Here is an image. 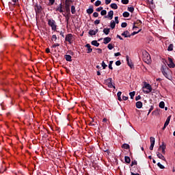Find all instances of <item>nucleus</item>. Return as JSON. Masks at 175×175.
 Returning a JSON list of instances; mask_svg holds the SVG:
<instances>
[{
	"mask_svg": "<svg viewBox=\"0 0 175 175\" xmlns=\"http://www.w3.org/2000/svg\"><path fill=\"white\" fill-rule=\"evenodd\" d=\"M142 88L144 94H150V92L152 91V88L149 83H145L144 86Z\"/></svg>",
	"mask_w": 175,
	"mask_h": 175,
	"instance_id": "1",
	"label": "nucleus"
},
{
	"mask_svg": "<svg viewBox=\"0 0 175 175\" xmlns=\"http://www.w3.org/2000/svg\"><path fill=\"white\" fill-rule=\"evenodd\" d=\"M142 55L144 62L148 63L151 62V56H150V53H148L147 51H144L142 52Z\"/></svg>",
	"mask_w": 175,
	"mask_h": 175,
	"instance_id": "2",
	"label": "nucleus"
},
{
	"mask_svg": "<svg viewBox=\"0 0 175 175\" xmlns=\"http://www.w3.org/2000/svg\"><path fill=\"white\" fill-rule=\"evenodd\" d=\"M48 25L51 27L52 31H57V24L55 21L53 19H49Z\"/></svg>",
	"mask_w": 175,
	"mask_h": 175,
	"instance_id": "3",
	"label": "nucleus"
},
{
	"mask_svg": "<svg viewBox=\"0 0 175 175\" xmlns=\"http://www.w3.org/2000/svg\"><path fill=\"white\" fill-rule=\"evenodd\" d=\"M112 81H113V79L108 78L107 79H105L104 81V83H105L106 85L109 87V88H116V86L113 85Z\"/></svg>",
	"mask_w": 175,
	"mask_h": 175,
	"instance_id": "4",
	"label": "nucleus"
},
{
	"mask_svg": "<svg viewBox=\"0 0 175 175\" xmlns=\"http://www.w3.org/2000/svg\"><path fill=\"white\" fill-rule=\"evenodd\" d=\"M161 70L163 76H165V77H166V79H169V74H167V70H169V68H167L166 66V65L162 66Z\"/></svg>",
	"mask_w": 175,
	"mask_h": 175,
	"instance_id": "5",
	"label": "nucleus"
},
{
	"mask_svg": "<svg viewBox=\"0 0 175 175\" xmlns=\"http://www.w3.org/2000/svg\"><path fill=\"white\" fill-rule=\"evenodd\" d=\"M34 10L36 12V16H38V14H40V13H42V10H43V8L42 7V5H40V4H36Z\"/></svg>",
	"mask_w": 175,
	"mask_h": 175,
	"instance_id": "6",
	"label": "nucleus"
},
{
	"mask_svg": "<svg viewBox=\"0 0 175 175\" xmlns=\"http://www.w3.org/2000/svg\"><path fill=\"white\" fill-rule=\"evenodd\" d=\"M73 39V35L72 33H68L66 36L65 40L68 42L70 44H72Z\"/></svg>",
	"mask_w": 175,
	"mask_h": 175,
	"instance_id": "7",
	"label": "nucleus"
},
{
	"mask_svg": "<svg viewBox=\"0 0 175 175\" xmlns=\"http://www.w3.org/2000/svg\"><path fill=\"white\" fill-rule=\"evenodd\" d=\"M150 150L152 151V150H154V146H155V138L153 137H150Z\"/></svg>",
	"mask_w": 175,
	"mask_h": 175,
	"instance_id": "8",
	"label": "nucleus"
},
{
	"mask_svg": "<svg viewBox=\"0 0 175 175\" xmlns=\"http://www.w3.org/2000/svg\"><path fill=\"white\" fill-rule=\"evenodd\" d=\"M167 66H169V68H174L175 67V64L174 62H173V59L170 57H168V62H166Z\"/></svg>",
	"mask_w": 175,
	"mask_h": 175,
	"instance_id": "9",
	"label": "nucleus"
},
{
	"mask_svg": "<svg viewBox=\"0 0 175 175\" xmlns=\"http://www.w3.org/2000/svg\"><path fill=\"white\" fill-rule=\"evenodd\" d=\"M126 61L127 63V65H129L131 68V69L134 68L133 63H132V61L129 60V56H126Z\"/></svg>",
	"mask_w": 175,
	"mask_h": 175,
	"instance_id": "10",
	"label": "nucleus"
},
{
	"mask_svg": "<svg viewBox=\"0 0 175 175\" xmlns=\"http://www.w3.org/2000/svg\"><path fill=\"white\" fill-rule=\"evenodd\" d=\"M113 16H114V12L113 10H111L108 12L107 16H104L105 18H107V17H109V18L110 20L113 19Z\"/></svg>",
	"mask_w": 175,
	"mask_h": 175,
	"instance_id": "11",
	"label": "nucleus"
},
{
	"mask_svg": "<svg viewBox=\"0 0 175 175\" xmlns=\"http://www.w3.org/2000/svg\"><path fill=\"white\" fill-rule=\"evenodd\" d=\"M121 35L124 38H131V33L128 31H124Z\"/></svg>",
	"mask_w": 175,
	"mask_h": 175,
	"instance_id": "12",
	"label": "nucleus"
},
{
	"mask_svg": "<svg viewBox=\"0 0 175 175\" xmlns=\"http://www.w3.org/2000/svg\"><path fill=\"white\" fill-rule=\"evenodd\" d=\"M88 14H92L94 13V6H90L89 9L86 10Z\"/></svg>",
	"mask_w": 175,
	"mask_h": 175,
	"instance_id": "13",
	"label": "nucleus"
},
{
	"mask_svg": "<svg viewBox=\"0 0 175 175\" xmlns=\"http://www.w3.org/2000/svg\"><path fill=\"white\" fill-rule=\"evenodd\" d=\"M137 109H142L143 107V103L142 101H138L135 103Z\"/></svg>",
	"mask_w": 175,
	"mask_h": 175,
	"instance_id": "14",
	"label": "nucleus"
},
{
	"mask_svg": "<svg viewBox=\"0 0 175 175\" xmlns=\"http://www.w3.org/2000/svg\"><path fill=\"white\" fill-rule=\"evenodd\" d=\"M157 155L159 159H162V161H166V159H165V156H163L162 154H161L159 152H157Z\"/></svg>",
	"mask_w": 175,
	"mask_h": 175,
	"instance_id": "15",
	"label": "nucleus"
},
{
	"mask_svg": "<svg viewBox=\"0 0 175 175\" xmlns=\"http://www.w3.org/2000/svg\"><path fill=\"white\" fill-rule=\"evenodd\" d=\"M63 16L64 17H66V24L68 25V24H69V20L70 18V14H67L66 15L65 14H63Z\"/></svg>",
	"mask_w": 175,
	"mask_h": 175,
	"instance_id": "16",
	"label": "nucleus"
},
{
	"mask_svg": "<svg viewBox=\"0 0 175 175\" xmlns=\"http://www.w3.org/2000/svg\"><path fill=\"white\" fill-rule=\"evenodd\" d=\"M66 12L67 14H70V5L66 3Z\"/></svg>",
	"mask_w": 175,
	"mask_h": 175,
	"instance_id": "17",
	"label": "nucleus"
},
{
	"mask_svg": "<svg viewBox=\"0 0 175 175\" xmlns=\"http://www.w3.org/2000/svg\"><path fill=\"white\" fill-rule=\"evenodd\" d=\"M85 47L88 49V54L92 53V49L91 48V45L90 44H87Z\"/></svg>",
	"mask_w": 175,
	"mask_h": 175,
	"instance_id": "18",
	"label": "nucleus"
},
{
	"mask_svg": "<svg viewBox=\"0 0 175 175\" xmlns=\"http://www.w3.org/2000/svg\"><path fill=\"white\" fill-rule=\"evenodd\" d=\"M64 58L68 62H72V56L70 55H65Z\"/></svg>",
	"mask_w": 175,
	"mask_h": 175,
	"instance_id": "19",
	"label": "nucleus"
},
{
	"mask_svg": "<svg viewBox=\"0 0 175 175\" xmlns=\"http://www.w3.org/2000/svg\"><path fill=\"white\" fill-rule=\"evenodd\" d=\"M111 42V38L110 37H106L104 38V44H107L108 43H110Z\"/></svg>",
	"mask_w": 175,
	"mask_h": 175,
	"instance_id": "20",
	"label": "nucleus"
},
{
	"mask_svg": "<svg viewBox=\"0 0 175 175\" xmlns=\"http://www.w3.org/2000/svg\"><path fill=\"white\" fill-rule=\"evenodd\" d=\"M122 148H124V150H129V148H131V146L128 144H124L122 145Z\"/></svg>",
	"mask_w": 175,
	"mask_h": 175,
	"instance_id": "21",
	"label": "nucleus"
},
{
	"mask_svg": "<svg viewBox=\"0 0 175 175\" xmlns=\"http://www.w3.org/2000/svg\"><path fill=\"white\" fill-rule=\"evenodd\" d=\"M57 12H59L60 13H64V10H62V3L59 4V6L56 9Z\"/></svg>",
	"mask_w": 175,
	"mask_h": 175,
	"instance_id": "22",
	"label": "nucleus"
},
{
	"mask_svg": "<svg viewBox=\"0 0 175 175\" xmlns=\"http://www.w3.org/2000/svg\"><path fill=\"white\" fill-rule=\"evenodd\" d=\"M91 44H92V46H95L96 47H99V42H98L96 40L92 41Z\"/></svg>",
	"mask_w": 175,
	"mask_h": 175,
	"instance_id": "23",
	"label": "nucleus"
},
{
	"mask_svg": "<svg viewBox=\"0 0 175 175\" xmlns=\"http://www.w3.org/2000/svg\"><path fill=\"white\" fill-rule=\"evenodd\" d=\"M170 118H172V116H170L167 117L164 125L167 126L169 125L170 122Z\"/></svg>",
	"mask_w": 175,
	"mask_h": 175,
	"instance_id": "24",
	"label": "nucleus"
},
{
	"mask_svg": "<svg viewBox=\"0 0 175 175\" xmlns=\"http://www.w3.org/2000/svg\"><path fill=\"white\" fill-rule=\"evenodd\" d=\"M124 161L126 163H131V157L128 156L124 157Z\"/></svg>",
	"mask_w": 175,
	"mask_h": 175,
	"instance_id": "25",
	"label": "nucleus"
},
{
	"mask_svg": "<svg viewBox=\"0 0 175 175\" xmlns=\"http://www.w3.org/2000/svg\"><path fill=\"white\" fill-rule=\"evenodd\" d=\"M110 27L112 29H114L116 28V22L114 21H111Z\"/></svg>",
	"mask_w": 175,
	"mask_h": 175,
	"instance_id": "26",
	"label": "nucleus"
},
{
	"mask_svg": "<svg viewBox=\"0 0 175 175\" xmlns=\"http://www.w3.org/2000/svg\"><path fill=\"white\" fill-rule=\"evenodd\" d=\"M110 7L111 8V9H114L115 10H117V9H118V5H117V4H116V3H111V5H110Z\"/></svg>",
	"mask_w": 175,
	"mask_h": 175,
	"instance_id": "27",
	"label": "nucleus"
},
{
	"mask_svg": "<svg viewBox=\"0 0 175 175\" xmlns=\"http://www.w3.org/2000/svg\"><path fill=\"white\" fill-rule=\"evenodd\" d=\"M142 23L140 20H137L135 22H134V25H137V27H140L142 25Z\"/></svg>",
	"mask_w": 175,
	"mask_h": 175,
	"instance_id": "28",
	"label": "nucleus"
},
{
	"mask_svg": "<svg viewBox=\"0 0 175 175\" xmlns=\"http://www.w3.org/2000/svg\"><path fill=\"white\" fill-rule=\"evenodd\" d=\"M49 3L46 4L48 6H53L55 3V0H49Z\"/></svg>",
	"mask_w": 175,
	"mask_h": 175,
	"instance_id": "29",
	"label": "nucleus"
},
{
	"mask_svg": "<svg viewBox=\"0 0 175 175\" xmlns=\"http://www.w3.org/2000/svg\"><path fill=\"white\" fill-rule=\"evenodd\" d=\"M103 32L105 35H109L110 33V29L109 28H104Z\"/></svg>",
	"mask_w": 175,
	"mask_h": 175,
	"instance_id": "30",
	"label": "nucleus"
},
{
	"mask_svg": "<svg viewBox=\"0 0 175 175\" xmlns=\"http://www.w3.org/2000/svg\"><path fill=\"white\" fill-rule=\"evenodd\" d=\"M122 92H118L117 95H118V100L120 101V102H122V98H121V95H122Z\"/></svg>",
	"mask_w": 175,
	"mask_h": 175,
	"instance_id": "31",
	"label": "nucleus"
},
{
	"mask_svg": "<svg viewBox=\"0 0 175 175\" xmlns=\"http://www.w3.org/2000/svg\"><path fill=\"white\" fill-rule=\"evenodd\" d=\"M166 150V145H165L163 142L162 143V145H161L159 148V150Z\"/></svg>",
	"mask_w": 175,
	"mask_h": 175,
	"instance_id": "32",
	"label": "nucleus"
},
{
	"mask_svg": "<svg viewBox=\"0 0 175 175\" xmlns=\"http://www.w3.org/2000/svg\"><path fill=\"white\" fill-rule=\"evenodd\" d=\"M89 35H90V36H94L95 35H96V33H95V30H92L90 29L88 32Z\"/></svg>",
	"mask_w": 175,
	"mask_h": 175,
	"instance_id": "33",
	"label": "nucleus"
},
{
	"mask_svg": "<svg viewBox=\"0 0 175 175\" xmlns=\"http://www.w3.org/2000/svg\"><path fill=\"white\" fill-rule=\"evenodd\" d=\"M71 13L72 14H75L76 13V7H75V5L71 6Z\"/></svg>",
	"mask_w": 175,
	"mask_h": 175,
	"instance_id": "34",
	"label": "nucleus"
},
{
	"mask_svg": "<svg viewBox=\"0 0 175 175\" xmlns=\"http://www.w3.org/2000/svg\"><path fill=\"white\" fill-rule=\"evenodd\" d=\"M159 106L160 109H165V102H163V101L160 102Z\"/></svg>",
	"mask_w": 175,
	"mask_h": 175,
	"instance_id": "35",
	"label": "nucleus"
},
{
	"mask_svg": "<svg viewBox=\"0 0 175 175\" xmlns=\"http://www.w3.org/2000/svg\"><path fill=\"white\" fill-rule=\"evenodd\" d=\"M127 10L130 12V13H133V12H135V8L133 7H128Z\"/></svg>",
	"mask_w": 175,
	"mask_h": 175,
	"instance_id": "36",
	"label": "nucleus"
},
{
	"mask_svg": "<svg viewBox=\"0 0 175 175\" xmlns=\"http://www.w3.org/2000/svg\"><path fill=\"white\" fill-rule=\"evenodd\" d=\"M173 47H174V45L173 44H170L167 48V51H173Z\"/></svg>",
	"mask_w": 175,
	"mask_h": 175,
	"instance_id": "37",
	"label": "nucleus"
},
{
	"mask_svg": "<svg viewBox=\"0 0 175 175\" xmlns=\"http://www.w3.org/2000/svg\"><path fill=\"white\" fill-rule=\"evenodd\" d=\"M122 16H123V17H125V18L129 17L130 14L128 12H123Z\"/></svg>",
	"mask_w": 175,
	"mask_h": 175,
	"instance_id": "38",
	"label": "nucleus"
},
{
	"mask_svg": "<svg viewBox=\"0 0 175 175\" xmlns=\"http://www.w3.org/2000/svg\"><path fill=\"white\" fill-rule=\"evenodd\" d=\"M100 14L101 16H106V14H107V11H106V10H101Z\"/></svg>",
	"mask_w": 175,
	"mask_h": 175,
	"instance_id": "39",
	"label": "nucleus"
},
{
	"mask_svg": "<svg viewBox=\"0 0 175 175\" xmlns=\"http://www.w3.org/2000/svg\"><path fill=\"white\" fill-rule=\"evenodd\" d=\"M121 2L123 5H128L129 3V0H121Z\"/></svg>",
	"mask_w": 175,
	"mask_h": 175,
	"instance_id": "40",
	"label": "nucleus"
},
{
	"mask_svg": "<svg viewBox=\"0 0 175 175\" xmlns=\"http://www.w3.org/2000/svg\"><path fill=\"white\" fill-rule=\"evenodd\" d=\"M135 94H136L135 92H131L129 93V95L131 96V99H133V97L135 96Z\"/></svg>",
	"mask_w": 175,
	"mask_h": 175,
	"instance_id": "41",
	"label": "nucleus"
},
{
	"mask_svg": "<svg viewBox=\"0 0 175 175\" xmlns=\"http://www.w3.org/2000/svg\"><path fill=\"white\" fill-rule=\"evenodd\" d=\"M113 62V61H110L109 64V69H111V70H113V66H112Z\"/></svg>",
	"mask_w": 175,
	"mask_h": 175,
	"instance_id": "42",
	"label": "nucleus"
},
{
	"mask_svg": "<svg viewBox=\"0 0 175 175\" xmlns=\"http://www.w3.org/2000/svg\"><path fill=\"white\" fill-rule=\"evenodd\" d=\"M102 3V1H99V0H97L96 2H95V6H100V5H101Z\"/></svg>",
	"mask_w": 175,
	"mask_h": 175,
	"instance_id": "43",
	"label": "nucleus"
},
{
	"mask_svg": "<svg viewBox=\"0 0 175 175\" xmlns=\"http://www.w3.org/2000/svg\"><path fill=\"white\" fill-rule=\"evenodd\" d=\"M157 166H159V167L160 169H165V166L161 164V163H158Z\"/></svg>",
	"mask_w": 175,
	"mask_h": 175,
	"instance_id": "44",
	"label": "nucleus"
},
{
	"mask_svg": "<svg viewBox=\"0 0 175 175\" xmlns=\"http://www.w3.org/2000/svg\"><path fill=\"white\" fill-rule=\"evenodd\" d=\"M127 25H128V23H122V24H121V27H122V28H126V27H127Z\"/></svg>",
	"mask_w": 175,
	"mask_h": 175,
	"instance_id": "45",
	"label": "nucleus"
},
{
	"mask_svg": "<svg viewBox=\"0 0 175 175\" xmlns=\"http://www.w3.org/2000/svg\"><path fill=\"white\" fill-rule=\"evenodd\" d=\"M142 31V29L139 30L138 31H133L131 36H133V35H137V33H139L140 31Z\"/></svg>",
	"mask_w": 175,
	"mask_h": 175,
	"instance_id": "46",
	"label": "nucleus"
},
{
	"mask_svg": "<svg viewBox=\"0 0 175 175\" xmlns=\"http://www.w3.org/2000/svg\"><path fill=\"white\" fill-rule=\"evenodd\" d=\"M134 165H137V161L136 160L131 162V166H134Z\"/></svg>",
	"mask_w": 175,
	"mask_h": 175,
	"instance_id": "47",
	"label": "nucleus"
},
{
	"mask_svg": "<svg viewBox=\"0 0 175 175\" xmlns=\"http://www.w3.org/2000/svg\"><path fill=\"white\" fill-rule=\"evenodd\" d=\"M101 65H102L103 69H106V68H107V66L106 65L105 62H103Z\"/></svg>",
	"mask_w": 175,
	"mask_h": 175,
	"instance_id": "48",
	"label": "nucleus"
},
{
	"mask_svg": "<svg viewBox=\"0 0 175 175\" xmlns=\"http://www.w3.org/2000/svg\"><path fill=\"white\" fill-rule=\"evenodd\" d=\"M107 47L109 50H113V49L114 48V46H113V44H109Z\"/></svg>",
	"mask_w": 175,
	"mask_h": 175,
	"instance_id": "49",
	"label": "nucleus"
},
{
	"mask_svg": "<svg viewBox=\"0 0 175 175\" xmlns=\"http://www.w3.org/2000/svg\"><path fill=\"white\" fill-rule=\"evenodd\" d=\"M52 40H54V42L57 41V36L56 35L52 36Z\"/></svg>",
	"mask_w": 175,
	"mask_h": 175,
	"instance_id": "50",
	"label": "nucleus"
},
{
	"mask_svg": "<svg viewBox=\"0 0 175 175\" xmlns=\"http://www.w3.org/2000/svg\"><path fill=\"white\" fill-rule=\"evenodd\" d=\"M115 23H116V24L120 23V21H118V16L115 17Z\"/></svg>",
	"mask_w": 175,
	"mask_h": 175,
	"instance_id": "51",
	"label": "nucleus"
},
{
	"mask_svg": "<svg viewBox=\"0 0 175 175\" xmlns=\"http://www.w3.org/2000/svg\"><path fill=\"white\" fill-rule=\"evenodd\" d=\"M120 65H121V61L118 60L116 62V66H120Z\"/></svg>",
	"mask_w": 175,
	"mask_h": 175,
	"instance_id": "52",
	"label": "nucleus"
},
{
	"mask_svg": "<svg viewBox=\"0 0 175 175\" xmlns=\"http://www.w3.org/2000/svg\"><path fill=\"white\" fill-rule=\"evenodd\" d=\"M59 46V44L56 43L52 45L53 49H55V47Z\"/></svg>",
	"mask_w": 175,
	"mask_h": 175,
	"instance_id": "53",
	"label": "nucleus"
},
{
	"mask_svg": "<svg viewBox=\"0 0 175 175\" xmlns=\"http://www.w3.org/2000/svg\"><path fill=\"white\" fill-rule=\"evenodd\" d=\"M98 24H100V20H96L94 21V25H98Z\"/></svg>",
	"mask_w": 175,
	"mask_h": 175,
	"instance_id": "54",
	"label": "nucleus"
},
{
	"mask_svg": "<svg viewBox=\"0 0 175 175\" xmlns=\"http://www.w3.org/2000/svg\"><path fill=\"white\" fill-rule=\"evenodd\" d=\"M96 12H100L101 10H103V7H99L96 9Z\"/></svg>",
	"mask_w": 175,
	"mask_h": 175,
	"instance_id": "55",
	"label": "nucleus"
},
{
	"mask_svg": "<svg viewBox=\"0 0 175 175\" xmlns=\"http://www.w3.org/2000/svg\"><path fill=\"white\" fill-rule=\"evenodd\" d=\"M152 110H154V107L151 106V107L149 109V111L148 113V116L150 115V113H151V111H152Z\"/></svg>",
	"mask_w": 175,
	"mask_h": 175,
	"instance_id": "56",
	"label": "nucleus"
},
{
	"mask_svg": "<svg viewBox=\"0 0 175 175\" xmlns=\"http://www.w3.org/2000/svg\"><path fill=\"white\" fill-rule=\"evenodd\" d=\"M99 14L98 12H94L93 13V17H98Z\"/></svg>",
	"mask_w": 175,
	"mask_h": 175,
	"instance_id": "57",
	"label": "nucleus"
},
{
	"mask_svg": "<svg viewBox=\"0 0 175 175\" xmlns=\"http://www.w3.org/2000/svg\"><path fill=\"white\" fill-rule=\"evenodd\" d=\"M140 99H142V96L140 95L135 97V100H140Z\"/></svg>",
	"mask_w": 175,
	"mask_h": 175,
	"instance_id": "58",
	"label": "nucleus"
},
{
	"mask_svg": "<svg viewBox=\"0 0 175 175\" xmlns=\"http://www.w3.org/2000/svg\"><path fill=\"white\" fill-rule=\"evenodd\" d=\"M89 125H90V126H95V125H96V124L95 123H94V121H92L89 123Z\"/></svg>",
	"mask_w": 175,
	"mask_h": 175,
	"instance_id": "59",
	"label": "nucleus"
},
{
	"mask_svg": "<svg viewBox=\"0 0 175 175\" xmlns=\"http://www.w3.org/2000/svg\"><path fill=\"white\" fill-rule=\"evenodd\" d=\"M122 99H123V100H128V99H129V98L128 96H123Z\"/></svg>",
	"mask_w": 175,
	"mask_h": 175,
	"instance_id": "60",
	"label": "nucleus"
},
{
	"mask_svg": "<svg viewBox=\"0 0 175 175\" xmlns=\"http://www.w3.org/2000/svg\"><path fill=\"white\" fill-rule=\"evenodd\" d=\"M114 55H115V57H120V55H121V53L118 52L116 53H114Z\"/></svg>",
	"mask_w": 175,
	"mask_h": 175,
	"instance_id": "61",
	"label": "nucleus"
},
{
	"mask_svg": "<svg viewBox=\"0 0 175 175\" xmlns=\"http://www.w3.org/2000/svg\"><path fill=\"white\" fill-rule=\"evenodd\" d=\"M111 2V0H105V4L109 5Z\"/></svg>",
	"mask_w": 175,
	"mask_h": 175,
	"instance_id": "62",
	"label": "nucleus"
},
{
	"mask_svg": "<svg viewBox=\"0 0 175 175\" xmlns=\"http://www.w3.org/2000/svg\"><path fill=\"white\" fill-rule=\"evenodd\" d=\"M96 50L98 51V54H102V49H101L98 48Z\"/></svg>",
	"mask_w": 175,
	"mask_h": 175,
	"instance_id": "63",
	"label": "nucleus"
},
{
	"mask_svg": "<svg viewBox=\"0 0 175 175\" xmlns=\"http://www.w3.org/2000/svg\"><path fill=\"white\" fill-rule=\"evenodd\" d=\"M131 175H140L139 173H133V172H131Z\"/></svg>",
	"mask_w": 175,
	"mask_h": 175,
	"instance_id": "64",
	"label": "nucleus"
}]
</instances>
